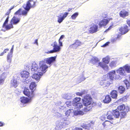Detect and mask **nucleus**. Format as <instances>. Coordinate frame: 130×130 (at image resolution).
<instances>
[{
	"label": "nucleus",
	"mask_w": 130,
	"mask_h": 130,
	"mask_svg": "<svg viewBox=\"0 0 130 130\" xmlns=\"http://www.w3.org/2000/svg\"><path fill=\"white\" fill-rule=\"evenodd\" d=\"M3 28H5L7 30H9L10 29L13 28V27L12 24L11 23L7 25H5L4 26H3Z\"/></svg>",
	"instance_id": "obj_34"
},
{
	"label": "nucleus",
	"mask_w": 130,
	"mask_h": 130,
	"mask_svg": "<svg viewBox=\"0 0 130 130\" xmlns=\"http://www.w3.org/2000/svg\"><path fill=\"white\" fill-rule=\"evenodd\" d=\"M68 13L66 12L64 13L63 15L62 16H61V17L64 19L67 17L68 14Z\"/></svg>",
	"instance_id": "obj_55"
},
{
	"label": "nucleus",
	"mask_w": 130,
	"mask_h": 130,
	"mask_svg": "<svg viewBox=\"0 0 130 130\" xmlns=\"http://www.w3.org/2000/svg\"><path fill=\"white\" fill-rule=\"evenodd\" d=\"M88 30L89 32L90 33H95L99 30L98 26L97 24H94L89 28Z\"/></svg>",
	"instance_id": "obj_11"
},
{
	"label": "nucleus",
	"mask_w": 130,
	"mask_h": 130,
	"mask_svg": "<svg viewBox=\"0 0 130 130\" xmlns=\"http://www.w3.org/2000/svg\"><path fill=\"white\" fill-rule=\"evenodd\" d=\"M121 100L122 101L124 102L126 101L127 98L126 97H124L121 99Z\"/></svg>",
	"instance_id": "obj_57"
},
{
	"label": "nucleus",
	"mask_w": 130,
	"mask_h": 130,
	"mask_svg": "<svg viewBox=\"0 0 130 130\" xmlns=\"http://www.w3.org/2000/svg\"><path fill=\"white\" fill-rule=\"evenodd\" d=\"M78 15V12L75 13L71 16V17L72 19L73 20L75 19Z\"/></svg>",
	"instance_id": "obj_44"
},
{
	"label": "nucleus",
	"mask_w": 130,
	"mask_h": 130,
	"mask_svg": "<svg viewBox=\"0 0 130 130\" xmlns=\"http://www.w3.org/2000/svg\"><path fill=\"white\" fill-rule=\"evenodd\" d=\"M109 65L112 68L115 67L116 66V63L115 61H112L110 63Z\"/></svg>",
	"instance_id": "obj_46"
},
{
	"label": "nucleus",
	"mask_w": 130,
	"mask_h": 130,
	"mask_svg": "<svg viewBox=\"0 0 130 130\" xmlns=\"http://www.w3.org/2000/svg\"><path fill=\"white\" fill-rule=\"evenodd\" d=\"M118 89L119 92L121 94L123 93L125 90V88L122 86H119L118 88Z\"/></svg>",
	"instance_id": "obj_36"
},
{
	"label": "nucleus",
	"mask_w": 130,
	"mask_h": 130,
	"mask_svg": "<svg viewBox=\"0 0 130 130\" xmlns=\"http://www.w3.org/2000/svg\"><path fill=\"white\" fill-rule=\"evenodd\" d=\"M103 62H100L99 63V66H100L104 70L106 71L108 70V67L106 64H108L109 62V58L108 57L103 58L102 59Z\"/></svg>",
	"instance_id": "obj_3"
},
{
	"label": "nucleus",
	"mask_w": 130,
	"mask_h": 130,
	"mask_svg": "<svg viewBox=\"0 0 130 130\" xmlns=\"http://www.w3.org/2000/svg\"><path fill=\"white\" fill-rule=\"evenodd\" d=\"M74 94H72L71 93H68L64 95L63 96V98L67 100L71 99L74 96Z\"/></svg>",
	"instance_id": "obj_27"
},
{
	"label": "nucleus",
	"mask_w": 130,
	"mask_h": 130,
	"mask_svg": "<svg viewBox=\"0 0 130 130\" xmlns=\"http://www.w3.org/2000/svg\"><path fill=\"white\" fill-rule=\"evenodd\" d=\"M84 114L83 111L81 110H74L72 109H70L67 110L65 113V115L63 117H62V121L64 124L66 125H69L70 123V119L71 116L74 115L76 116L78 115H83Z\"/></svg>",
	"instance_id": "obj_1"
},
{
	"label": "nucleus",
	"mask_w": 130,
	"mask_h": 130,
	"mask_svg": "<svg viewBox=\"0 0 130 130\" xmlns=\"http://www.w3.org/2000/svg\"><path fill=\"white\" fill-rule=\"evenodd\" d=\"M128 111H126V110H125L121 112V118H125L126 116L127 113Z\"/></svg>",
	"instance_id": "obj_38"
},
{
	"label": "nucleus",
	"mask_w": 130,
	"mask_h": 130,
	"mask_svg": "<svg viewBox=\"0 0 130 130\" xmlns=\"http://www.w3.org/2000/svg\"><path fill=\"white\" fill-rule=\"evenodd\" d=\"M3 66L4 69L5 70H6L9 68V64H7L5 63L4 64Z\"/></svg>",
	"instance_id": "obj_50"
},
{
	"label": "nucleus",
	"mask_w": 130,
	"mask_h": 130,
	"mask_svg": "<svg viewBox=\"0 0 130 130\" xmlns=\"http://www.w3.org/2000/svg\"><path fill=\"white\" fill-rule=\"evenodd\" d=\"M86 92V91L84 90H83L81 92V93H82V95L83 94H84Z\"/></svg>",
	"instance_id": "obj_62"
},
{
	"label": "nucleus",
	"mask_w": 130,
	"mask_h": 130,
	"mask_svg": "<svg viewBox=\"0 0 130 130\" xmlns=\"http://www.w3.org/2000/svg\"><path fill=\"white\" fill-rule=\"evenodd\" d=\"M9 75L8 72H4L0 75V85H2L3 84L5 79Z\"/></svg>",
	"instance_id": "obj_7"
},
{
	"label": "nucleus",
	"mask_w": 130,
	"mask_h": 130,
	"mask_svg": "<svg viewBox=\"0 0 130 130\" xmlns=\"http://www.w3.org/2000/svg\"><path fill=\"white\" fill-rule=\"evenodd\" d=\"M120 16L123 18H125L129 15V12L125 10L121 11L119 13Z\"/></svg>",
	"instance_id": "obj_20"
},
{
	"label": "nucleus",
	"mask_w": 130,
	"mask_h": 130,
	"mask_svg": "<svg viewBox=\"0 0 130 130\" xmlns=\"http://www.w3.org/2000/svg\"><path fill=\"white\" fill-rule=\"evenodd\" d=\"M73 107H74V108L75 109H75H76L77 110H79L81 108H82L83 106V105L82 103H77V104H76L75 105H74V106H73Z\"/></svg>",
	"instance_id": "obj_26"
},
{
	"label": "nucleus",
	"mask_w": 130,
	"mask_h": 130,
	"mask_svg": "<svg viewBox=\"0 0 130 130\" xmlns=\"http://www.w3.org/2000/svg\"><path fill=\"white\" fill-rule=\"evenodd\" d=\"M129 29L128 28V26L125 25H124L123 27L119 29V31L120 32L121 34L122 35L124 34L128 31Z\"/></svg>",
	"instance_id": "obj_15"
},
{
	"label": "nucleus",
	"mask_w": 130,
	"mask_h": 130,
	"mask_svg": "<svg viewBox=\"0 0 130 130\" xmlns=\"http://www.w3.org/2000/svg\"><path fill=\"white\" fill-rule=\"evenodd\" d=\"M111 96L113 98H116L117 96V91L115 90L112 91L111 93Z\"/></svg>",
	"instance_id": "obj_32"
},
{
	"label": "nucleus",
	"mask_w": 130,
	"mask_h": 130,
	"mask_svg": "<svg viewBox=\"0 0 130 130\" xmlns=\"http://www.w3.org/2000/svg\"><path fill=\"white\" fill-rule=\"evenodd\" d=\"M111 100V96L110 95H108L105 96V98L103 100V102L104 103L108 104L109 103Z\"/></svg>",
	"instance_id": "obj_22"
},
{
	"label": "nucleus",
	"mask_w": 130,
	"mask_h": 130,
	"mask_svg": "<svg viewBox=\"0 0 130 130\" xmlns=\"http://www.w3.org/2000/svg\"><path fill=\"white\" fill-rule=\"evenodd\" d=\"M21 8H20L18 11H17V12H16L15 14L17 15H21Z\"/></svg>",
	"instance_id": "obj_52"
},
{
	"label": "nucleus",
	"mask_w": 130,
	"mask_h": 130,
	"mask_svg": "<svg viewBox=\"0 0 130 130\" xmlns=\"http://www.w3.org/2000/svg\"><path fill=\"white\" fill-rule=\"evenodd\" d=\"M12 54L8 53L7 57V61L9 63H10L11 61V58Z\"/></svg>",
	"instance_id": "obj_41"
},
{
	"label": "nucleus",
	"mask_w": 130,
	"mask_h": 130,
	"mask_svg": "<svg viewBox=\"0 0 130 130\" xmlns=\"http://www.w3.org/2000/svg\"><path fill=\"white\" fill-rule=\"evenodd\" d=\"M65 106L66 105L68 107H73V105L71 102L70 101H68L66 102L65 104L64 105Z\"/></svg>",
	"instance_id": "obj_39"
},
{
	"label": "nucleus",
	"mask_w": 130,
	"mask_h": 130,
	"mask_svg": "<svg viewBox=\"0 0 130 130\" xmlns=\"http://www.w3.org/2000/svg\"><path fill=\"white\" fill-rule=\"evenodd\" d=\"M13 48H14V45H13L12 47L11 50H10V53H9V54H12L13 52Z\"/></svg>",
	"instance_id": "obj_59"
},
{
	"label": "nucleus",
	"mask_w": 130,
	"mask_h": 130,
	"mask_svg": "<svg viewBox=\"0 0 130 130\" xmlns=\"http://www.w3.org/2000/svg\"><path fill=\"white\" fill-rule=\"evenodd\" d=\"M113 26V25L112 24L109 27V28L107 29H106V31H105V32H107L109 30L111 29L112 28Z\"/></svg>",
	"instance_id": "obj_56"
},
{
	"label": "nucleus",
	"mask_w": 130,
	"mask_h": 130,
	"mask_svg": "<svg viewBox=\"0 0 130 130\" xmlns=\"http://www.w3.org/2000/svg\"><path fill=\"white\" fill-rule=\"evenodd\" d=\"M60 110L61 111L64 112L66 110V106L64 105V106H61L59 107Z\"/></svg>",
	"instance_id": "obj_45"
},
{
	"label": "nucleus",
	"mask_w": 130,
	"mask_h": 130,
	"mask_svg": "<svg viewBox=\"0 0 130 130\" xmlns=\"http://www.w3.org/2000/svg\"><path fill=\"white\" fill-rule=\"evenodd\" d=\"M58 17V22L59 23H60L63 21L64 19L61 17V15H60Z\"/></svg>",
	"instance_id": "obj_42"
},
{
	"label": "nucleus",
	"mask_w": 130,
	"mask_h": 130,
	"mask_svg": "<svg viewBox=\"0 0 130 130\" xmlns=\"http://www.w3.org/2000/svg\"><path fill=\"white\" fill-rule=\"evenodd\" d=\"M118 109L121 111L126 110V111H129V108L128 106H125V105H119L117 107Z\"/></svg>",
	"instance_id": "obj_17"
},
{
	"label": "nucleus",
	"mask_w": 130,
	"mask_h": 130,
	"mask_svg": "<svg viewBox=\"0 0 130 130\" xmlns=\"http://www.w3.org/2000/svg\"><path fill=\"white\" fill-rule=\"evenodd\" d=\"M9 16H8L7 18H6L5 21L4 22L3 26H4L5 25H6V24L8 22V19H9Z\"/></svg>",
	"instance_id": "obj_51"
},
{
	"label": "nucleus",
	"mask_w": 130,
	"mask_h": 130,
	"mask_svg": "<svg viewBox=\"0 0 130 130\" xmlns=\"http://www.w3.org/2000/svg\"><path fill=\"white\" fill-rule=\"evenodd\" d=\"M62 46H60V45L59 44V46L53 47V50L48 51V53H54L58 52L61 50L60 47Z\"/></svg>",
	"instance_id": "obj_16"
},
{
	"label": "nucleus",
	"mask_w": 130,
	"mask_h": 130,
	"mask_svg": "<svg viewBox=\"0 0 130 130\" xmlns=\"http://www.w3.org/2000/svg\"><path fill=\"white\" fill-rule=\"evenodd\" d=\"M99 61V60L98 58L96 57H94L91 59L90 62L92 64H94L98 62Z\"/></svg>",
	"instance_id": "obj_35"
},
{
	"label": "nucleus",
	"mask_w": 130,
	"mask_h": 130,
	"mask_svg": "<svg viewBox=\"0 0 130 130\" xmlns=\"http://www.w3.org/2000/svg\"><path fill=\"white\" fill-rule=\"evenodd\" d=\"M82 43L80 41L77 40L75 41V43L72 44V46L74 48H76L78 46L81 45Z\"/></svg>",
	"instance_id": "obj_25"
},
{
	"label": "nucleus",
	"mask_w": 130,
	"mask_h": 130,
	"mask_svg": "<svg viewBox=\"0 0 130 130\" xmlns=\"http://www.w3.org/2000/svg\"><path fill=\"white\" fill-rule=\"evenodd\" d=\"M109 43V42H106V43L105 44H104L102 46V47H105L106 46H107L108 45V44Z\"/></svg>",
	"instance_id": "obj_61"
},
{
	"label": "nucleus",
	"mask_w": 130,
	"mask_h": 130,
	"mask_svg": "<svg viewBox=\"0 0 130 130\" xmlns=\"http://www.w3.org/2000/svg\"><path fill=\"white\" fill-rule=\"evenodd\" d=\"M16 75L17 77H18V78L19 80L20 76L23 78L29 77V73L27 71H25L22 72L20 74H18Z\"/></svg>",
	"instance_id": "obj_12"
},
{
	"label": "nucleus",
	"mask_w": 130,
	"mask_h": 130,
	"mask_svg": "<svg viewBox=\"0 0 130 130\" xmlns=\"http://www.w3.org/2000/svg\"><path fill=\"white\" fill-rule=\"evenodd\" d=\"M36 2L33 0H29L27 1L26 4L23 5V7L24 9L29 11L31 8H34L36 7Z\"/></svg>",
	"instance_id": "obj_4"
},
{
	"label": "nucleus",
	"mask_w": 130,
	"mask_h": 130,
	"mask_svg": "<svg viewBox=\"0 0 130 130\" xmlns=\"http://www.w3.org/2000/svg\"><path fill=\"white\" fill-rule=\"evenodd\" d=\"M31 79V78L30 77H28L25 78H23V83L25 84H28L29 83H30Z\"/></svg>",
	"instance_id": "obj_30"
},
{
	"label": "nucleus",
	"mask_w": 130,
	"mask_h": 130,
	"mask_svg": "<svg viewBox=\"0 0 130 130\" xmlns=\"http://www.w3.org/2000/svg\"><path fill=\"white\" fill-rule=\"evenodd\" d=\"M112 114L115 118H118L120 117V113L117 109L114 110L112 111Z\"/></svg>",
	"instance_id": "obj_21"
},
{
	"label": "nucleus",
	"mask_w": 130,
	"mask_h": 130,
	"mask_svg": "<svg viewBox=\"0 0 130 130\" xmlns=\"http://www.w3.org/2000/svg\"><path fill=\"white\" fill-rule=\"evenodd\" d=\"M84 105L85 106L90 105L92 102V99L89 95H87L84 96L83 99Z\"/></svg>",
	"instance_id": "obj_6"
},
{
	"label": "nucleus",
	"mask_w": 130,
	"mask_h": 130,
	"mask_svg": "<svg viewBox=\"0 0 130 130\" xmlns=\"http://www.w3.org/2000/svg\"><path fill=\"white\" fill-rule=\"evenodd\" d=\"M107 122H108V123H110V122L109 121H105V122H103L102 125H103L104 128H105V126L106 124L107 123ZM110 123H111V122H110Z\"/></svg>",
	"instance_id": "obj_54"
},
{
	"label": "nucleus",
	"mask_w": 130,
	"mask_h": 130,
	"mask_svg": "<svg viewBox=\"0 0 130 130\" xmlns=\"http://www.w3.org/2000/svg\"><path fill=\"white\" fill-rule=\"evenodd\" d=\"M30 91V92L28 89L25 88L23 93L25 95L29 97L30 99H31L34 96V95L33 93V91L31 90Z\"/></svg>",
	"instance_id": "obj_10"
},
{
	"label": "nucleus",
	"mask_w": 130,
	"mask_h": 130,
	"mask_svg": "<svg viewBox=\"0 0 130 130\" xmlns=\"http://www.w3.org/2000/svg\"><path fill=\"white\" fill-rule=\"evenodd\" d=\"M92 107L90 106L89 107L87 106H86L84 109V110L85 111H89L91 109Z\"/></svg>",
	"instance_id": "obj_47"
},
{
	"label": "nucleus",
	"mask_w": 130,
	"mask_h": 130,
	"mask_svg": "<svg viewBox=\"0 0 130 130\" xmlns=\"http://www.w3.org/2000/svg\"><path fill=\"white\" fill-rule=\"evenodd\" d=\"M56 56L52 57L50 58H45L44 59V61L46 63L49 65H51V64L54 62L56 60Z\"/></svg>",
	"instance_id": "obj_14"
},
{
	"label": "nucleus",
	"mask_w": 130,
	"mask_h": 130,
	"mask_svg": "<svg viewBox=\"0 0 130 130\" xmlns=\"http://www.w3.org/2000/svg\"><path fill=\"white\" fill-rule=\"evenodd\" d=\"M100 84L101 86H103V87H107L109 85V83L106 80H102L101 81L100 83Z\"/></svg>",
	"instance_id": "obj_24"
},
{
	"label": "nucleus",
	"mask_w": 130,
	"mask_h": 130,
	"mask_svg": "<svg viewBox=\"0 0 130 130\" xmlns=\"http://www.w3.org/2000/svg\"><path fill=\"white\" fill-rule=\"evenodd\" d=\"M81 125V126L83 128L86 129H89V126H90V124H88V126H86L85 125Z\"/></svg>",
	"instance_id": "obj_49"
},
{
	"label": "nucleus",
	"mask_w": 130,
	"mask_h": 130,
	"mask_svg": "<svg viewBox=\"0 0 130 130\" xmlns=\"http://www.w3.org/2000/svg\"><path fill=\"white\" fill-rule=\"evenodd\" d=\"M124 66L123 67L120 68L119 69L116 70L117 73L119 74L120 76L122 77L123 76H124L125 75V69L124 68Z\"/></svg>",
	"instance_id": "obj_13"
},
{
	"label": "nucleus",
	"mask_w": 130,
	"mask_h": 130,
	"mask_svg": "<svg viewBox=\"0 0 130 130\" xmlns=\"http://www.w3.org/2000/svg\"><path fill=\"white\" fill-rule=\"evenodd\" d=\"M21 102L23 104H26L30 102V100L28 98L23 96L21 97L20 99Z\"/></svg>",
	"instance_id": "obj_23"
},
{
	"label": "nucleus",
	"mask_w": 130,
	"mask_h": 130,
	"mask_svg": "<svg viewBox=\"0 0 130 130\" xmlns=\"http://www.w3.org/2000/svg\"><path fill=\"white\" fill-rule=\"evenodd\" d=\"M32 65V64H26V68L27 69H31V66Z\"/></svg>",
	"instance_id": "obj_53"
},
{
	"label": "nucleus",
	"mask_w": 130,
	"mask_h": 130,
	"mask_svg": "<svg viewBox=\"0 0 130 130\" xmlns=\"http://www.w3.org/2000/svg\"><path fill=\"white\" fill-rule=\"evenodd\" d=\"M116 39H117L116 38H112L111 40V42L112 43H113L114 42H115L116 41Z\"/></svg>",
	"instance_id": "obj_58"
},
{
	"label": "nucleus",
	"mask_w": 130,
	"mask_h": 130,
	"mask_svg": "<svg viewBox=\"0 0 130 130\" xmlns=\"http://www.w3.org/2000/svg\"><path fill=\"white\" fill-rule=\"evenodd\" d=\"M44 63V62L43 61L40 62L39 68L36 62H33L32 63L31 69V70L32 73L37 72V71L38 72L46 71L45 70L48 68V67Z\"/></svg>",
	"instance_id": "obj_2"
},
{
	"label": "nucleus",
	"mask_w": 130,
	"mask_h": 130,
	"mask_svg": "<svg viewBox=\"0 0 130 130\" xmlns=\"http://www.w3.org/2000/svg\"><path fill=\"white\" fill-rule=\"evenodd\" d=\"M127 22L128 25L130 26V20H127Z\"/></svg>",
	"instance_id": "obj_63"
},
{
	"label": "nucleus",
	"mask_w": 130,
	"mask_h": 130,
	"mask_svg": "<svg viewBox=\"0 0 130 130\" xmlns=\"http://www.w3.org/2000/svg\"><path fill=\"white\" fill-rule=\"evenodd\" d=\"M124 67L125 69V71L127 73H130V64H126L124 66Z\"/></svg>",
	"instance_id": "obj_37"
},
{
	"label": "nucleus",
	"mask_w": 130,
	"mask_h": 130,
	"mask_svg": "<svg viewBox=\"0 0 130 130\" xmlns=\"http://www.w3.org/2000/svg\"><path fill=\"white\" fill-rule=\"evenodd\" d=\"M31 84L29 86V88L32 91L33 90H35L36 89V85L34 82H31Z\"/></svg>",
	"instance_id": "obj_33"
},
{
	"label": "nucleus",
	"mask_w": 130,
	"mask_h": 130,
	"mask_svg": "<svg viewBox=\"0 0 130 130\" xmlns=\"http://www.w3.org/2000/svg\"><path fill=\"white\" fill-rule=\"evenodd\" d=\"M109 78L112 80H114L120 79L122 78V77L119 74L116 73L115 70H112L109 73Z\"/></svg>",
	"instance_id": "obj_5"
},
{
	"label": "nucleus",
	"mask_w": 130,
	"mask_h": 130,
	"mask_svg": "<svg viewBox=\"0 0 130 130\" xmlns=\"http://www.w3.org/2000/svg\"><path fill=\"white\" fill-rule=\"evenodd\" d=\"M125 84L127 89L130 86V76L129 77V80L126 79L124 80Z\"/></svg>",
	"instance_id": "obj_31"
},
{
	"label": "nucleus",
	"mask_w": 130,
	"mask_h": 130,
	"mask_svg": "<svg viewBox=\"0 0 130 130\" xmlns=\"http://www.w3.org/2000/svg\"><path fill=\"white\" fill-rule=\"evenodd\" d=\"M52 46H53V47L57 46H58L56 42V41H55L54 42L53 44H52L51 45Z\"/></svg>",
	"instance_id": "obj_60"
},
{
	"label": "nucleus",
	"mask_w": 130,
	"mask_h": 130,
	"mask_svg": "<svg viewBox=\"0 0 130 130\" xmlns=\"http://www.w3.org/2000/svg\"><path fill=\"white\" fill-rule=\"evenodd\" d=\"M20 20V18L14 16L11 20L10 23L12 25H17L19 23Z\"/></svg>",
	"instance_id": "obj_19"
},
{
	"label": "nucleus",
	"mask_w": 130,
	"mask_h": 130,
	"mask_svg": "<svg viewBox=\"0 0 130 130\" xmlns=\"http://www.w3.org/2000/svg\"><path fill=\"white\" fill-rule=\"evenodd\" d=\"M81 98L79 97H76L72 101V104L73 106L75 105L80 101Z\"/></svg>",
	"instance_id": "obj_29"
},
{
	"label": "nucleus",
	"mask_w": 130,
	"mask_h": 130,
	"mask_svg": "<svg viewBox=\"0 0 130 130\" xmlns=\"http://www.w3.org/2000/svg\"><path fill=\"white\" fill-rule=\"evenodd\" d=\"M25 10H23L21 14L24 16H26L27 15L28 12L29 11H27L26 9H25Z\"/></svg>",
	"instance_id": "obj_48"
},
{
	"label": "nucleus",
	"mask_w": 130,
	"mask_h": 130,
	"mask_svg": "<svg viewBox=\"0 0 130 130\" xmlns=\"http://www.w3.org/2000/svg\"><path fill=\"white\" fill-rule=\"evenodd\" d=\"M17 77L16 76L14 77V78L12 79L10 83V86L11 87H13L15 88H16L18 85L19 82L18 81V77Z\"/></svg>",
	"instance_id": "obj_8"
},
{
	"label": "nucleus",
	"mask_w": 130,
	"mask_h": 130,
	"mask_svg": "<svg viewBox=\"0 0 130 130\" xmlns=\"http://www.w3.org/2000/svg\"><path fill=\"white\" fill-rule=\"evenodd\" d=\"M76 95L79 96H82V93H81L78 92L76 93Z\"/></svg>",
	"instance_id": "obj_64"
},
{
	"label": "nucleus",
	"mask_w": 130,
	"mask_h": 130,
	"mask_svg": "<svg viewBox=\"0 0 130 130\" xmlns=\"http://www.w3.org/2000/svg\"><path fill=\"white\" fill-rule=\"evenodd\" d=\"M64 35H62L60 36L59 39V44L60 45V46H62V40L64 38Z\"/></svg>",
	"instance_id": "obj_40"
},
{
	"label": "nucleus",
	"mask_w": 130,
	"mask_h": 130,
	"mask_svg": "<svg viewBox=\"0 0 130 130\" xmlns=\"http://www.w3.org/2000/svg\"><path fill=\"white\" fill-rule=\"evenodd\" d=\"M46 71L44 72L39 71L37 73H35L32 75V78L35 79L36 81H39L41 76L43 75V73H45Z\"/></svg>",
	"instance_id": "obj_9"
},
{
	"label": "nucleus",
	"mask_w": 130,
	"mask_h": 130,
	"mask_svg": "<svg viewBox=\"0 0 130 130\" xmlns=\"http://www.w3.org/2000/svg\"><path fill=\"white\" fill-rule=\"evenodd\" d=\"M112 115L111 113L109 114V112H108L107 115V119L110 120L113 119Z\"/></svg>",
	"instance_id": "obj_43"
},
{
	"label": "nucleus",
	"mask_w": 130,
	"mask_h": 130,
	"mask_svg": "<svg viewBox=\"0 0 130 130\" xmlns=\"http://www.w3.org/2000/svg\"><path fill=\"white\" fill-rule=\"evenodd\" d=\"M109 21L110 20L109 19H104L100 21L99 25L100 27L106 26L108 23Z\"/></svg>",
	"instance_id": "obj_18"
},
{
	"label": "nucleus",
	"mask_w": 130,
	"mask_h": 130,
	"mask_svg": "<svg viewBox=\"0 0 130 130\" xmlns=\"http://www.w3.org/2000/svg\"><path fill=\"white\" fill-rule=\"evenodd\" d=\"M61 121L62 122V120H61ZM66 125L65 124H64V123H63V124H62V122H59L58 124H57L56 125V129L58 130H60L61 128L62 127L63 125Z\"/></svg>",
	"instance_id": "obj_28"
}]
</instances>
